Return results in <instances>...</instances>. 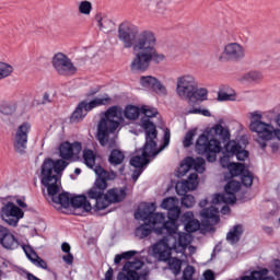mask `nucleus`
Segmentation results:
<instances>
[{"mask_svg": "<svg viewBox=\"0 0 280 280\" xmlns=\"http://www.w3.org/2000/svg\"><path fill=\"white\" fill-rule=\"evenodd\" d=\"M185 229L187 233H196L198 229H200V221L194 219L191 221H188L185 225Z\"/></svg>", "mask_w": 280, "mask_h": 280, "instance_id": "40", "label": "nucleus"}, {"mask_svg": "<svg viewBox=\"0 0 280 280\" xmlns=\"http://www.w3.org/2000/svg\"><path fill=\"white\" fill-rule=\"evenodd\" d=\"M205 280H215V273H213L210 269L203 272Z\"/></svg>", "mask_w": 280, "mask_h": 280, "instance_id": "51", "label": "nucleus"}, {"mask_svg": "<svg viewBox=\"0 0 280 280\" xmlns=\"http://www.w3.org/2000/svg\"><path fill=\"white\" fill-rule=\"evenodd\" d=\"M94 21L101 32H110L113 30V20L105 13H96Z\"/></svg>", "mask_w": 280, "mask_h": 280, "instance_id": "27", "label": "nucleus"}, {"mask_svg": "<svg viewBox=\"0 0 280 280\" xmlns=\"http://www.w3.org/2000/svg\"><path fill=\"white\" fill-rule=\"evenodd\" d=\"M119 174H124V166L119 168Z\"/></svg>", "mask_w": 280, "mask_h": 280, "instance_id": "62", "label": "nucleus"}, {"mask_svg": "<svg viewBox=\"0 0 280 280\" xmlns=\"http://www.w3.org/2000/svg\"><path fill=\"white\" fill-rule=\"evenodd\" d=\"M249 118V130L256 132V142L259 143L260 148L266 149V141H272V139H278L280 141V114L275 118L278 127H275L270 122L264 121V112L254 110L248 113Z\"/></svg>", "mask_w": 280, "mask_h": 280, "instance_id": "7", "label": "nucleus"}, {"mask_svg": "<svg viewBox=\"0 0 280 280\" xmlns=\"http://www.w3.org/2000/svg\"><path fill=\"white\" fill-rule=\"evenodd\" d=\"M0 113L1 115H14L16 113V103L13 102H2L0 103Z\"/></svg>", "mask_w": 280, "mask_h": 280, "instance_id": "33", "label": "nucleus"}, {"mask_svg": "<svg viewBox=\"0 0 280 280\" xmlns=\"http://www.w3.org/2000/svg\"><path fill=\"white\" fill-rule=\"evenodd\" d=\"M137 220H142V222H144V224L136 229V237H139L140 240H144V237H148V235L152 233V229L155 230V233H159L158 229H161V224H152V222H150V219Z\"/></svg>", "mask_w": 280, "mask_h": 280, "instance_id": "24", "label": "nucleus"}, {"mask_svg": "<svg viewBox=\"0 0 280 280\" xmlns=\"http://www.w3.org/2000/svg\"><path fill=\"white\" fill-rule=\"evenodd\" d=\"M220 139V140H218ZM231 140V131L221 124L214 125L208 131L199 136L196 142V151L198 154H206L209 163L215 162L217 154L222 152V144Z\"/></svg>", "mask_w": 280, "mask_h": 280, "instance_id": "6", "label": "nucleus"}, {"mask_svg": "<svg viewBox=\"0 0 280 280\" xmlns=\"http://www.w3.org/2000/svg\"><path fill=\"white\" fill-rule=\"evenodd\" d=\"M30 132H32V125L30 122H23L15 129L13 135V149L18 154H25Z\"/></svg>", "mask_w": 280, "mask_h": 280, "instance_id": "14", "label": "nucleus"}, {"mask_svg": "<svg viewBox=\"0 0 280 280\" xmlns=\"http://www.w3.org/2000/svg\"><path fill=\"white\" fill-rule=\"evenodd\" d=\"M140 85L142 89H147L148 91H153V93H156V95L165 96L167 95V88L159 81V79L147 75L140 78Z\"/></svg>", "mask_w": 280, "mask_h": 280, "instance_id": "19", "label": "nucleus"}, {"mask_svg": "<svg viewBox=\"0 0 280 280\" xmlns=\"http://www.w3.org/2000/svg\"><path fill=\"white\" fill-rule=\"evenodd\" d=\"M126 159V155L120 150L114 149L108 158V161L110 165H121L124 163V160Z\"/></svg>", "mask_w": 280, "mask_h": 280, "instance_id": "31", "label": "nucleus"}, {"mask_svg": "<svg viewBox=\"0 0 280 280\" xmlns=\"http://www.w3.org/2000/svg\"><path fill=\"white\" fill-rule=\"evenodd\" d=\"M226 155L222 156L220 159V163L222 167H226L229 170V167H231V165L233 163H231V156H233V154H229V152H225Z\"/></svg>", "mask_w": 280, "mask_h": 280, "instance_id": "47", "label": "nucleus"}, {"mask_svg": "<svg viewBox=\"0 0 280 280\" xmlns=\"http://www.w3.org/2000/svg\"><path fill=\"white\" fill-rule=\"evenodd\" d=\"M106 189L91 188L88 190L86 196L90 200H95L94 209L102 211L109 205L121 202L126 198V190L124 188H112L104 194Z\"/></svg>", "mask_w": 280, "mask_h": 280, "instance_id": "10", "label": "nucleus"}, {"mask_svg": "<svg viewBox=\"0 0 280 280\" xmlns=\"http://www.w3.org/2000/svg\"><path fill=\"white\" fill-rule=\"evenodd\" d=\"M67 161L46 159L42 165V185L47 187L48 195L51 196L55 205H61V207H71V197L69 194L62 192L57 196L60 191V176L67 168Z\"/></svg>", "mask_w": 280, "mask_h": 280, "instance_id": "4", "label": "nucleus"}, {"mask_svg": "<svg viewBox=\"0 0 280 280\" xmlns=\"http://www.w3.org/2000/svg\"><path fill=\"white\" fill-rule=\"evenodd\" d=\"M52 67L59 75H73L78 71V68L73 66L71 59H69V57L62 52H57L52 57Z\"/></svg>", "mask_w": 280, "mask_h": 280, "instance_id": "17", "label": "nucleus"}, {"mask_svg": "<svg viewBox=\"0 0 280 280\" xmlns=\"http://www.w3.org/2000/svg\"><path fill=\"white\" fill-rule=\"evenodd\" d=\"M156 12L158 14H165V4L159 2L156 4Z\"/></svg>", "mask_w": 280, "mask_h": 280, "instance_id": "55", "label": "nucleus"}, {"mask_svg": "<svg viewBox=\"0 0 280 280\" xmlns=\"http://www.w3.org/2000/svg\"><path fill=\"white\" fill-rule=\"evenodd\" d=\"M262 75L259 71H249L240 78V82H258Z\"/></svg>", "mask_w": 280, "mask_h": 280, "instance_id": "34", "label": "nucleus"}, {"mask_svg": "<svg viewBox=\"0 0 280 280\" xmlns=\"http://www.w3.org/2000/svg\"><path fill=\"white\" fill-rule=\"evenodd\" d=\"M97 156L95 155V151L90 150V149H85L83 151V161L84 164L86 165V167H90V170H95V161H96Z\"/></svg>", "mask_w": 280, "mask_h": 280, "instance_id": "30", "label": "nucleus"}, {"mask_svg": "<svg viewBox=\"0 0 280 280\" xmlns=\"http://www.w3.org/2000/svg\"><path fill=\"white\" fill-rule=\"evenodd\" d=\"M106 104H110V97L108 95L95 97L90 102L82 101L73 112L71 121H82V119H84L86 115L93 110V108H97L98 106H106Z\"/></svg>", "mask_w": 280, "mask_h": 280, "instance_id": "12", "label": "nucleus"}, {"mask_svg": "<svg viewBox=\"0 0 280 280\" xmlns=\"http://www.w3.org/2000/svg\"><path fill=\"white\" fill-rule=\"evenodd\" d=\"M178 206V200L176 197H168L162 201V209H166L168 211L170 209H174V207Z\"/></svg>", "mask_w": 280, "mask_h": 280, "instance_id": "38", "label": "nucleus"}, {"mask_svg": "<svg viewBox=\"0 0 280 280\" xmlns=\"http://www.w3.org/2000/svg\"><path fill=\"white\" fill-rule=\"evenodd\" d=\"M62 259L68 266H71L73 264V254L69 253L67 255L62 256Z\"/></svg>", "mask_w": 280, "mask_h": 280, "instance_id": "52", "label": "nucleus"}, {"mask_svg": "<svg viewBox=\"0 0 280 280\" xmlns=\"http://www.w3.org/2000/svg\"><path fill=\"white\" fill-rule=\"evenodd\" d=\"M74 174H77V175L82 174V170H80V168H75V170H74Z\"/></svg>", "mask_w": 280, "mask_h": 280, "instance_id": "59", "label": "nucleus"}, {"mask_svg": "<svg viewBox=\"0 0 280 280\" xmlns=\"http://www.w3.org/2000/svg\"><path fill=\"white\" fill-rule=\"evenodd\" d=\"M124 115L126 119L135 120L139 118V115H141V107H137L135 105H128L125 110Z\"/></svg>", "mask_w": 280, "mask_h": 280, "instance_id": "32", "label": "nucleus"}, {"mask_svg": "<svg viewBox=\"0 0 280 280\" xmlns=\"http://www.w3.org/2000/svg\"><path fill=\"white\" fill-rule=\"evenodd\" d=\"M241 180L244 187H250L253 185V173L246 170V172L241 175Z\"/></svg>", "mask_w": 280, "mask_h": 280, "instance_id": "41", "label": "nucleus"}, {"mask_svg": "<svg viewBox=\"0 0 280 280\" xmlns=\"http://www.w3.org/2000/svg\"><path fill=\"white\" fill-rule=\"evenodd\" d=\"M191 220H195L194 219V212L188 211V212L183 214V222H186V224H187V222H191Z\"/></svg>", "mask_w": 280, "mask_h": 280, "instance_id": "50", "label": "nucleus"}, {"mask_svg": "<svg viewBox=\"0 0 280 280\" xmlns=\"http://www.w3.org/2000/svg\"><path fill=\"white\" fill-rule=\"evenodd\" d=\"M205 159L197 158L194 159L191 156L186 158L178 167V174L179 176H185L189 170H195V172H198V174H202L205 172Z\"/></svg>", "mask_w": 280, "mask_h": 280, "instance_id": "18", "label": "nucleus"}, {"mask_svg": "<svg viewBox=\"0 0 280 280\" xmlns=\"http://www.w3.org/2000/svg\"><path fill=\"white\" fill-rule=\"evenodd\" d=\"M153 250V255H155L158 257V259L160 261H168V268L170 270H172L173 275H179L180 273V268L183 267V261H180V259L173 257L172 258V250H174V253H180L182 255L185 253V249L183 252H176V249H171L170 256L166 259H161V255L156 254Z\"/></svg>", "mask_w": 280, "mask_h": 280, "instance_id": "25", "label": "nucleus"}, {"mask_svg": "<svg viewBox=\"0 0 280 280\" xmlns=\"http://www.w3.org/2000/svg\"><path fill=\"white\" fill-rule=\"evenodd\" d=\"M141 268H143V261L136 260L132 262H127L124 266L122 271H120L117 276L118 280H140L145 279L148 277V271L141 272Z\"/></svg>", "mask_w": 280, "mask_h": 280, "instance_id": "15", "label": "nucleus"}, {"mask_svg": "<svg viewBox=\"0 0 280 280\" xmlns=\"http://www.w3.org/2000/svg\"><path fill=\"white\" fill-rule=\"evenodd\" d=\"M14 71V68L10 63L0 61V80H5V78H10Z\"/></svg>", "mask_w": 280, "mask_h": 280, "instance_id": "36", "label": "nucleus"}, {"mask_svg": "<svg viewBox=\"0 0 280 280\" xmlns=\"http://www.w3.org/2000/svg\"><path fill=\"white\" fill-rule=\"evenodd\" d=\"M98 90H94L92 92L89 93V95H95V93H97Z\"/></svg>", "mask_w": 280, "mask_h": 280, "instance_id": "60", "label": "nucleus"}, {"mask_svg": "<svg viewBox=\"0 0 280 280\" xmlns=\"http://www.w3.org/2000/svg\"><path fill=\"white\" fill-rule=\"evenodd\" d=\"M187 115H202L203 117H211V112L209 109L192 108L187 113Z\"/></svg>", "mask_w": 280, "mask_h": 280, "instance_id": "46", "label": "nucleus"}, {"mask_svg": "<svg viewBox=\"0 0 280 280\" xmlns=\"http://www.w3.org/2000/svg\"><path fill=\"white\" fill-rule=\"evenodd\" d=\"M268 141H270V140H266V147H265V149H262L260 144H259V148H260L261 150H266L267 148H269V150H270V152H272V154H277V152H279V149H280L279 142H270V143L268 144Z\"/></svg>", "mask_w": 280, "mask_h": 280, "instance_id": "44", "label": "nucleus"}, {"mask_svg": "<svg viewBox=\"0 0 280 280\" xmlns=\"http://www.w3.org/2000/svg\"><path fill=\"white\" fill-rule=\"evenodd\" d=\"M156 211V203L154 202H142L138 207L135 213L136 220H149L151 224H160L158 234L167 232V235L162 240L158 241L153 245V250L160 255V259H167L170 253L176 250V253H183L191 244V235L185 232H178V224L176 220L180 218V207L175 206L168 209V221H165V214Z\"/></svg>", "mask_w": 280, "mask_h": 280, "instance_id": "1", "label": "nucleus"}, {"mask_svg": "<svg viewBox=\"0 0 280 280\" xmlns=\"http://www.w3.org/2000/svg\"><path fill=\"white\" fill-rule=\"evenodd\" d=\"M124 121V112L117 106L109 107L97 126V140L103 147L115 148L117 141L115 138L110 139V135L119 128V124Z\"/></svg>", "mask_w": 280, "mask_h": 280, "instance_id": "8", "label": "nucleus"}, {"mask_svg": "<svg viewBox=\"0 0 280 280\" xmlns=\"http://www.w3.org/2000/svg\"><path fill=\"white\" fill-rule=\"evenodd\" d=\"M207 95H209V91L205 88L196 89L191 95V98L197 100L198 102H205L207 100Z\"/></svg>", "mask_w": 280, "mask_h": 280, "instance_id": "37", "label": "nucleus"}, {"mask_svg": "<svg viewBox=\"0 0 280 280\" xmlns=\"http://www.w3.org/2000/svg\"><path fill=\"white\" fill-rule=\"evenodd\" d=\"M218 100H219V102H235V100H237V97L235 96V94L220 92L218 94Z\"/></svg>", "mask_w": 280, "mask_h": 280, "instance_id": "43", "label": "nucleus"}, {"mask_svg": "<svg viewBox=\"0 0 280 280\" xmlns=\"http://www.w3.org/2000/svg\"><path fill=\"white\" fill-rule=\"evenodd\" d=\"M269 272H272L275 277L280 279V260L279 259H273L271 262H269Z\"/></svg>", "mask_w": 280, "mask_h": 280, "instance_id": "39", "label": "nucleus"}, {"mask_svg": "<svg viewBox=\"0 0 280 280\" xmlns=\"http://www.w3.org/2000/svg\"><path fill=\"white\" fill-rule=\"evenodd\" d=\"M0 246L4 248V250H19L22 248L25 253L27 259L37 268H43V270H47V261L36 254L34 248L27 244L25 241L19 240L10 229L0 224Z\"/></svg>", "mask_w": 280, "mask_h": 280, "instance_id": "9", "label": "nucleus"}, {"mask_svg": "<svg viewBox=\"0 0 280 280\" xmlns=\"http://www.w3.org/2000/svg\"><path fill=\"white\" fill-rule=\"evenodd\" d=\"M51 102V94L45 92L43 95L42 104H49Z\"/></svg>", "mask_w": 280, "mask_h": 280, "instance_id": "54", "label": "nucleus"}, {"mask_svg": "<svg viewBox=\"0 0 280 280\" xmlns=\"http://www.w3.org/2000/svg\"><path fill=\"white\" fill-rule=\"evenodd\" d=\"M246 57V50L244 46L237 43H230L224 46L223 52L219 56L220 62H229L232 60L233 62H240V60H244Z\"/></svg>", "mask_w": 280, "mask_h": 280, "instance_id": "16", "label": "nucleus"}, {"mask_svg": "<svg viewBox=\"0 0 280 280\" xmlns=\"http://www.w3.org/2000/svg\"><path fill=\"white\" fill-rule=\"evenodd\" d=\"M207 199H205V200H201L200 202H199V207H207Z\"/></svg>", "mask_w": 280, "mask_h": 280, "instance_id": "58", "label": "nucleus"}, {"mask_svg": "<svg viewBox=\"0 0 280 280\" xmlns=\"http://www.w3.org/2000/svg\"><path fill=\"white\" fill-rule=\"evenodd\" d=\"M242 233H244V228L242 225H234L226 235L228 242L230 244H237L240 237H242Z\"/></svg>", "mask_w": 280, "mask_h": 280, "instance_id": "28", "label": "nucleus"}, {"mask_svg": "<svg viewBox=\"0 0 280 280\" xmlns=\"http://www.w3.org/2000/svg\"><path fill=\"white\" fill-rule=\"evenodd\" d=\"M70 205L71 207H73V209H81L83 213H89L90 211L93 210V206L84 195H78V196L71 197Z\"/></svg>", "mask_w": 280, "mask_h": 280, "instance_id": "26", "label": "nucleus"}, {"mask_svg": "<svg viewBox=\"0 0 280 280\" xmlns=\"http://www.w3.org/2000/svg\"><path fill=\"white\" fill-rule=\"evenodd\" d=\"M195 272H196V269H195L192 266H187V267L184 269L183 279H184V280H192Z\"/></svg>", "mask_w": 280, "mask_h": 280, "instance_id": "45", "label": "nucleus"}, {"mask_svg": "<svg viewBox=\"0 0 280 280\" xmlns=\"http://www.w3.org/2000/svg\"><path fill=\"white\" fill-rule=\"evenodd\" d=\"M196 89H198V80L194 74H183L177 78L176 93L180 100H191Z\"/></svg>", "mask_w": 280, "mask_h": 280, "instance_id": "13", "label": "nucleus"}, {"mask_svg": "<svg viewBox=\"0 0 280 280\" xmlns=\"http://www.w3.org/2000/svg\"><path fill=\"white\" fill-rule=\"evenodd\" d=\"M267 233H272V228H266Z\"/></svg>", "mask_w": 280, "mask_h": 280, "instance_id": "61", "label": "nucleus"}, {"mask_svg": "<svg viewBox=\"0 0 280 280\" xmlns=\"http://www.w3.org/2000/svg\"><path fill=\"white\" fill-rule=\"evenodd\" d=\"M61 250L62 253H66V254L71 253V245H69V243H62Z\"/></svg>", "mask_w": 280, "mask_h": 280, "instance_id": "56", "label": "nucleus"}, {"mask_svg": "<svg viewBox=\"0 0 280 280\" xmlns=\"http://www.w3.org/2000/svg\"><path fill=\"white\" fill-rule=\"evenodd\" d=\"M192 141H194V131H188L184 138V148L191 147Z\"/></svg>", "mask_w": 280, "mask_h": 280, "instance_id": "48", "label": "nucleus"}, {"mask_svg": "<svg viewBox=\"0 0 280 280\" xmlns=\"http://www.w3.org/2000/svg\"><path fill=\"white\" fill-rule=\"evenodd\" d=\"M25 211H27V202L25 197H18L15 203L7 201L2 205L0 210V218L9 226H19V222L25 218Z\"/></svg>", "mask_w": 280, "mask_h": 280, "instance_id": "11", "label": "nucleus"}, {"mask_svg": "<svg viewBox=\"0 0 280 280\" xmlns=\"http://www.w3.org/2000/svg\"><path fill=\"white\" fill-rule=\"evenodd\" d=\"M94 172L97 176L94 187L92 189H107V180H115L117 178V173L114 171H106L102 166H95Z\"/></svg>", "mask_w": 280, "mask_h": 280, "instance_id": "20", "label": "nucleus"}, {"mask_svg": "<svg viewBox=\"0 0 280 280\" xmlns=\"http://www.w3.org/2000/svg\"><path fill=\"white\" fill-rule=\"evenodd\" d=\"M118 39L125 49H132L133 60L130 69L133 73L147 71L150 61L163 62L165 56L156 51V36L151 31H142L130 22H124L118 26Z\"/></svg>", "mask_w": 280, "mask_h": 280, "instance_id": "2", "label": "nucleus"}, {"mask_svg": "<svg viewBox=\"0 0 280 280\" xmlns=\"http://www.w3.org/2000/svg\"><path fill=\"white\" fill-rule=\"evenodd\" d=\"M82 152V143L81 142H63L59 148V155L65 161H70L73 156H78Z\"/></svg>", "mask_w": 280, "mask_h": 280, "instance_id": "21", "label": "nucleus"}, {"mask_svg": "<svg viewBox=\"0 0 280 280\" xmlns=\"http://www.w3.org/2000/svg\"><path fill=\"white\" fill-rule=\"evenodd\" d=\"M224 151L228 152V154H232V156H236L237 161H246V158L248 156V151H246L235 140H230L225 144Z\"/></svg>", "mask_w": 280, "mask_h": 280, "instance_id": "23", "label": "nucleus"}, {"mask_svg": "<svg viewBox=\"0 0 280 280\" xmlns=\"http://www.w3.org/2000/svg\"><path fill=\"white\" fill-rule=\"evenodd\" d=\"M135 255H137V250L125 252L122 253V259H130L135 257Z\"/></svg>", "mask_w": 280, "mask_h": 280, "instance_id": "53", "label": "nucleus"}, {"mask_svg": "<svg viewBox=\"0 0 280 280\" xmlns=\"http://www.w3.org/2000/svg\"><path fill=\"white\" fill-rule=\"evenodd\" d=\"M121 259H124V255L122 254H118V255H116L115 256V259H114V261H115V264H121Z\"/></svg>", "mask_w": 280, "mask_h": 280, "instance_id": "57", "label": "nucleus"}, {"mask_svg": "<svg viewBox=\"0 0 280 280\" xmlns=\"http://www.w3.org/2000/svg\"><path fill=\"white\" fill-rule=\"evenodd\" d=\"M231 176H242L246 172V165L243 163H232L229 166Z\"/></svg>", "mask_w": 280, "mask_h": 280, "instance_id": "35", "label": "nucleus"}, {"mask_svg": "<svg viewBox=\"0 0 280 280\" xmlns=\"http://www.w3.org/2000/svg\"><path fill=\"white\" fill-rule=\"evenodd\" d=\"M242 184L237 180H231L225 185L223 194H217L212 198V205L210 208L201 210L200 215L206 222H209L210 226H215L220 222V208L217 205H224L221 208V213L226 215L231 213V208L226 205H235L237 197L235 194L240 191Z\"/></svg>", "mask_w": 280, "mask_h": 280, "instance_id": "5", "label": "nucleus"}, {"mask_svg": "<svg viewBox=\"0 0 280 280\" xmlns=\"http://www.w3.org/2000/svg\"><path fill=\"white\" fill-rule=\"evenodd\" d=\"M154 0H141V9L142 10H151L152 5H154Z\"/></svg>", "mask_w": 280, "mask_h": 280, "instance_id": "49", "label": "nucleus"}, {"mask_svg": "<svg viewBox=\"0 0 280 280\" xmlns=\"http://www.w3.org/2000/svg\"><path fill=\"white\" fill-rule=\"evenodd\" d=\"M198 187V174L191 173L186 180L178 182L175 189L178 196H185L187 191H194Z\"/></svg>", "mask_w": 280, "mask_h": 280, "instance_id": "22", "label": "nucleus"}, {"mask_svg": "<svg viewBox=\"0 0 280 280\" xmlns=\"http://www.w3.org/2000/svg\"><path fill=\"white\" fill-rule=\"evenodd\" d=\"M77 5L79 14H82L83 16H91V13L93 12V2L82 0L79 1Z\"/></svg>", "mask_w": 280, "mask_h": 280, "instance_id": "29", "label": "nucleus"}, {"mask_svg": "<svg viewBox=\"0 0 280 280\" xmlns=\"http://www.w3.org/2000/svg\"><path fill=\"white\" fill-rule=\"evenodd\" d=\"M196 205V198L191 195H185L182 198V207H186V209H191Z\"/></svg>", "mask_w": 280, "mask_h": 280, "instance_id": "42", "label": "nucleus"}, {"mask_svg": "<svg viewBox=\"0 0 280 280\" xmlns=\"http://www.w3.org/2000/svg\"><path fill=\"white\" fill-rule=\"evenodd\" d=\"M140 114L144 115L140 119L139 125L145 132V143L142 149L136 151V155L130 160V165L136 168L132 173L133 183H137L139 176L143 174V167L150 163V156H156L159 152L165 150L170 145L171 139L170 129H165L163 145L156 150V137L159 132L156 131V126L150 119L159 115V109L150 105H142L140 107Z\"/></svg>", "mask_w": 280, "mask_h": 280, "instance_id": "3", "label": "nucleus"}]
</instances>
